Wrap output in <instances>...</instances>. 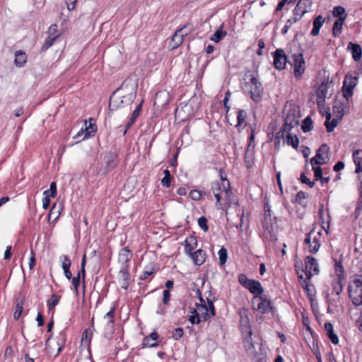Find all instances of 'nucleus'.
I'll return each mask as SVG.
<instances>
[{
    "instance_id": "nucleus-50",
    "label": "nucleus",
    "mask_w": 362,
    "mask_h": 362,
    "mask_svg": "<svg viewBox=\"0 0 362 362\" xmlns=\"http://www.w3.org/2000/svg\"><path fill=\"white\" fill-rule=\"evenodd\" d=\"M44 196L49 195L50 197H55L57 196V184L52 182L50 184L49 189L43 192Z\"/></svg>"
},
{
    "instance_id": "nucleus-51",
    "label": "nucleus",
    "mask_w": 362,
    "mask_h": 362,
    "mask_svg": "<svg viewBox=\"0 0 362 362\" xmlns=\"http://www.w3.org/2000/svg\"><path fill=\"white\" fill-rule=\"evenodd\" d=\"M47 34L57 37V39L60 37L61 33L58 30L57 24H52L47 30Z\"/></svg>"
},
{
    "instance_id": "nucleus-30",
    "label": "nucleus",
    "mask_w": 362,
    "mask_h": 362,
    "mask_svg": "<svg viewBox=\"0 0 362 362\" xmlns=\"http://www.w3.org/2000/svg\"><path fill=\"white\" fill-rule=\"evenodd\" d=\"M66 332L65 330H62L59 333V335L57 337V344L58 346V348L55 356H58L63 350L64 344L66 343Z\"/></svg>"
},
{
    "instance_id": "nucleus-9",
    "label": "nucleus",
    "mask_w": 362,
    "mask_h": 362,
    "mask_svg": "<svg viewBox=\"0 0 362 362\" xmlns=\"http://www.w3.org/2000/svg\"><path fill=\"white\" fill-rule=\"evenodd\" d=\"M257 302L256 308L255 309L262 314L269 313L272 311L273 307L272 305V301L266 298L261 296H254L252 298V303L255 305V303Z\"/></svg>"
},
{
    "instance_id": "nucleus-20",
    "label": "nucleus",
    "mask_w": 362,
    "mask_h": 362,
    "mask_svg": "<svg viewBox=\"0 0 362 362\" xmlns=\"http://www.w3.org/2000/svg\"><path fill=\"white\" fill-rule=\"evenodd\" d=\"M353 160L356 165L355 173L362 172V150L358 149L353 153Z\"/></svg>"
},
{
    "instance_id": "nucleus-5",
    "label": "nucleus",
    "mask_w": 362,
    "mask_h": 362,
    "mask_svg": "<svg viewBox=\"0 0 362 362\" xmlns=\"http://www.w3.org/2000/svg\"><path fill=\"white\" fill-rule=\"evenodd\" d=\"M362 279H355L349 286V296L356 306L362 305Z\"/></svg>"
},
{
    "instance_id": "nucleus-23",
    "label": "nucleus",
    "mask_w": 362,
    "mask_h": 362,
    "mask_svg": "<svg viewBox=\"0 0 362 362\" xmlns=\"http://www.w3.org/2000/svg\"><path fill=\"white\" fill-rule=\"evenodd\" d=\"M132 257V253L127 247H123L119 253V262L122 263V265L129 264V262Z\"/></svg>"
},
{
    "instance_id": "nucleus-8",
    "label": "nucleus",
    "mask_w": 362,
    "mask_h": 362,
    "mask_svg": "<svg viewBox=\"0 0 362 362\" xmlns=\"http://www.w3.org/2000/svg\"><path fill=\"white\" fill-rule=\"evenodd\" d=\"M293 59V74L296 78H301L305 69V62L302 53L293 54L291 56Z\"/></svg>"
},
{
    "instance_id": "nucleus-62",
    "label": "nucleus",
    "mask_w": 362,
    "mask_h": 362,
    "mask_svg": "<svg viewBox=\"0 0 362 362\" xmlns=\"http://www.w3.org/2000/svg\"><path fill=\"white\" fill-rule=\"evenodd\" d=\"M189 321L192 325H198L202 322L201 317L199 315H189Z\"/></svg>"
},
{
    "instance_id": "nucleus-41",
    "label": "nucleus",
    "mask_w": 362,
    "mask_h": 362,
    "mask_svg": "<svg viewBox=\"0 0 362 362\" xmlns=\"http://www.w3.org/2000/svg\"><path fill=\"white\" fill-rule=\"evenodd\" d=\"M129 264L122 265L119 272V280L130 279V275L129 272Z\"/></svg>"
},
{
    "instance_id": "nucleus-17",
    "label": "nucleus",
    "mask_w": 362,
    "mask_h": 362,
    "mask_svg": "<svg viewBox=\"0 0 362 362\" xmlns=\"http://www.w3.org/2000/svg\"><path fill=\"white\" fill-rule=\"evenodd\" d=\"M347 49L351 51L352 57L355 62L361 60L362 57V48L360 45L350 42Z\"/></svg>"
},
{
    "instance_id": "nucleus-32",
    "label": "nucleus",
    "mask_w": 362,
    "mask_h": 362,
    "mask_svg": "<svg viewBox=\"0 0 362 362\" xmlns=\"http://www.w3.org/2000/svg\"><path fill=\"white\" fill-rule=\"evenodd\" d=\"M246 117H247V113L245 110H238V115H237L238 122L236 124V127L238 128L239 132H240L242 129H243L245 128V127L246 126V124H245Z\"/></svg>"
},
{
    "instance_id": "nucleus-35",
    "label": "nucleus",
    "mask_w": 362,
    "mask_h": 362,
    "mask_svg": "<svg viewBox=\"0 0 362 362\" xmlns=\"http://www.w3.org/2000/svg\"><path fill=\"white\" fill-rule=\"evenodd\" d=\"M329 146L326 144H324L318 148L315 157H316L317 158V160H319L320 161H323V160L327 161V159H328V158L323 157L322 154H327L329 152Z\"/></svg>"
},
{
    "instance_id": "nucleus-45",
    "label": "nucleus",
    "mask_w": 362,
    "mask_h": 362,
    "mask_svg": "<svg viewBox=\"0 0 362 362\" xmlns=\"http://www.w3.org/2000/svg\"><path fill=\"white\" fill-rule=\"evenodd\" d=\"M333 16L335 17H337L338 18H346V15L345 14V9L344 7L341 6H337L334 7L333 11H332Z\"/></svg>"
},
{
    "instance_id": "nucleus-44",
    "label": "nucleus",
    "mask_w": 362,
    "mask_h": 362,
    "mask_svg": "<svg viewBox=\"0 0 362 362\" xmlns=\"http://www.w3.org/2000/svg\"><path fill=\"white\" fill-rule=\"evenodd\" d=\"M240 329H241L242 334L243 335H247V337L244 339L243 344H245V343L247 344V340H249L250 341H252V332L251 326L248 325V328H246L245 327H240Z\"/></svg>"
},
{
    "instance_id": "nucleus-64",
    "label": "nucleus",
    "mask_w": 362,
    "mask_h": 362,
    "mask_svg": "<svg viewBox=\"0 0 362 362\" xmlns=\"http://www.w3.org/2000/svg\"><path fill=\"white\" fill-rule=\"evenodd\" d=\"M63 259L62 262V267H71V261L69 256L67 255H62V257Z\"/></svg>"
},
{
    "instance_id": "nucleus-12",
    "label": "nucleus",
    "mask_w": 362,
    "mask_h": 362,
    "mask_svg": "<svg viewBox=\"0 0 362 362\" xmlns=\"http://www.w3.org/2000/svg\"><path fill=\"white\" fill-rule=\"evenodd\" d=\"M274 66L278 70H283L286 67L287 57L284 49H277L273 52Z\"/></svg>"
},
{
    "instance_id": "nucleus-36",
    "label": "nucleus",
    "mask_w": 362,
    "mask_h": 362,
    "mask_svg": "<svg viewBox=\"0 0 362 362\" xmlns=\"http://www.w3.org/2000/svg\"><path fill=\"white\" fill-rule=\"evenodd\" d=\"M320 247V239L317 235H314L311 243L309 245V252L310 253H316Z\"/></svg>"
},
{
    "instance_id": "nucleus-39",
    "label": "nucleus",
    "mask_w": 362,
    "mask_h": 362,
    "mask_svg": "<svg viewBox=\"0 0 362 362\" xmlns=\"http://www.w3.org/2000/svg\"><path fill=\"white\" fill-rule=\"evenodd\" d=\"M57 40V37L48 35V36L47 37V38L45 40V42L43 43L42 46V48H41L42 52H45L46 50H47L50 47H52L54 45V43L56 42Z\"/></svg>"
},
{
    "instance_id": "nucleus-11",
    "label": "nucleus",
    "mask_w": 362,
    "mask_h": 362,
    "mask_svg": "<svg viewBox=\"0 0 362 362\" xmlns=\"http://www.w3.org/2000/svg\"><path fill=\"white\" fill-rule=\"evenodd\" d=\"M313 272L317 274L319 273L318 264L317 259L312 257L308 256L305 259V274L307 279H311L313 276Z\"/></svg>"
},
{
    "instance_id": "nucleus-40",
    "label": "nucleus",
    "mask_w": 362,
    "mask_h": 362,
    "mask_svg": "<svg viewBox=\"0 0 362 362\" xmlns=\"http://www.w3.org/2000/svg\"><path fill=\"white\" fill-rule=\"evenodd\" d=\"M209 194H207L206 192H202L200 190L193 189L191 190L189 192V197L194 201H199L202 199L203 196H208Z\"/></svg>"
},
{
    "instance_id": "nucleus-13",
    "label": "nucleus",
    "mask_w": 362,
    "mask_h": 362,
    "mask_svg": "<svg viewBox=\"0 0 362 362\" xmlns=\"http://www.w3.org/2000/svg\"><path fill=\"white\" fill-rule=\"evenodd\" d=\"M328 94V83L327 82H322L318 87L316 95L317 97V104L319 108H322L325 103V98Z\"/></svg>"
},
{
    "instance_id": "nucleus-56",
    "label": "nucleus",
    "mask_w": 362,
    "mask_h": 362,
    "mask_svg": "<svg viewBox=\"0 0 362 362\" xmlns=\"http://www.w3.org/2000/svg\"><path fill=\"white\" fill-rule=\"evenodd\" d=\"M314 171L315 181L320 180L322 177V170L320 167H313Z\"/></svg>"
},
{
    "instance_id": "nucleus-27",
    "label": "nucleus",
    "mask_w": 362,
    "mask_h": 362,
    "mask_svg": "<svg viewBox=\"0 0 362 362\" xmlns=\"http://www.w3.org/2000/svg\"><path fill=\"white\" fill-rule=\"evenodd\" d=\"M27 62L25 52L18 50L15 52L14 64L18 67H23Z\"/></svg>"
},
{
    "instance_id": "nucleus-47",
    "label": "nucleus",
    "mask_w": 362,
    "mask_h": 362,
    "mask_svg": "<svg viewBox=\"0 0 362 362\" xmlns=\"http://www.w3.org/2000/svg\"><path fill=\"white\" fill-rule=\"evenodd\" d=\"M115 308L112 307L109 312L106 313L105 315V319H107L108 320L107 325L110 327H113L114 326V322H115Z\"/></svg>"
},
{
    "instance_id": "nucleus-10",
    "label": "nucleus",
    "mask_w": 362,
    "mask_h": 362,
    "mask_svg": "<svg viewBox=\"0 0 362 362\" xmlns=\"http://www.w3.org/2000/svg\"><path fill=\"white\" fill-rule=\"evenodd\" d=\"M188 25V24H186L183 27L177 29L171 38L173 42L171 48L173 49H176L181 45L183 42L184 37L188 35L191 33L192 28H190L189 29H187Z\"/></svg>"
},
{
    "instance_id": "nucleus-53",
    "label": "nucleus",
    "mask_w": 362,
    "mask_h": 362,
    "mask_svg": "<svg viewBox=\"0 0 362 362\" xmlns=\"http://www.w3.org/2000/svg\"><path fill=\"white\" fill-rule=\"evenodd\" d=\"M198 225L204 232L208 231L209 227L207 225V219L206 217H204V216L200 217L198 219Z\"/></svg>"
},
{
    "instance_id": "nucleus-46",
    "label": "nucleus",
    "mask_w": 362,
    "mask_h": 362,
    "mask_svg": "<svg viewBox=\"0 0 362 362\" xmlns=\"http://www.w3.org/2000/svg\"><path fill=\"white\" fill-rule=\"evenodd\" d=\"M301 128L303 132H310L313 129V121L310 117H307L303 119Z\"/></svg>"
},
{
    "instance_id": "nucleus-2",
    "label": "nucleus",
    "mask_w": 362,
    "mask_h": 362,
    "mask_svg": "<svg viewBox=\"0 0 362 362\" xmlns=\"http://www.w3.org/2000/svg\"><path fill=\"white\" fill-rule=\"evenodd\" d=\"M215 300V296L209 291V296H206L207 305L196 304L199 313V316L201 317V321H206L211 317L216 315V310L214 305Z\"/></svg>"
},
{
    "instance_id": "nucleus-48",
    "label": "nucleus",
    "mask_w": 362,
    "mask_h": 362,
    "mask_svg": "<svg viewBox=\"0 0 362 362\" xmlns=\"http://www.w3.org/2000/svg\"><path fill=\"white\" fill-rule=\"evenodd\" d=\"M333 112L335 115V117L339 119H341L344 116V109L341 104H334L333 105Z\"/></svg>"
},
{
    "instance_id": "nucleus-19",
    "label": "nucleus",
    "mask_w": 362,
    "mask_h": 362,
    "mask_svg": "<svg viewBox=\"0 0 362 362\" xmlns=\"http://www.w3.org/2000/svg\"><path fill=\"white\" fill-rule=\"evenodd\" d=\"M194 264L201 266L206 260V254L202 249H199L189 255Z\"/></svg>"
},
{
    "instance_id": "nucleus-34",
    "label": "nucleus",
    "mask_w": 362,
    "mask_h": 362,
    "mask_svg": "<svg viewBox=\"0 0 362 362\" xmlns=\"http://www.w3.org/2000/svg\"><path fill=\"white\" fill-rule=\"evenodd\" d=\"M223 23L220 26L219 29L217 30L214 34L211 37V40L215 42H220L228 34L227 31L223 30Z\"/></svg>"
},
{
    "instance_id": "nucleus-7",
    "label": "nucleus",
    "mask_w": 362,
    "mask_h": 362,
    "mask_svg": "<svg viewBox=\"0 0 362 362\" xmlns=\"http://www.w3.org/2000/svg\"><path fill=\"white\" fill-rule=\"evenodd\" d=\"M358 78L357 76H353L351 74H346L345 76L343 86L341 88L343 96L346 100H349L353 95L354 88L357 85Z\"/></svg>"
},
{
    "instance_id": "nucleus-26",
    "label": "nucleus",
    "mask_w": 362,
    "mask_h": 362,
    "mask_svg": "<svg viewBox=\"0 0 362 362\" xmlns=\"http://www.w3.org/2000/svg\"><path fill=\"white\" fill-rule=\"evenodd\" d=\"M332 117V115L328 110L326 112V121L325 122V125L327 129V132L328 133L332 132L334 129V128L337 125V117L333 118L331 122H329L330 119Z\"/></svg>"
},
{
    "instance_id": "nucleus-18",
    "label": "nucleus",
    "mask_w": 362,
    "mask_h": 362,
    "mask_svg": "<svg viewBox=\"0 0 362 362\" xmlns=\"http://www.w3.org/2000/svg\"><path fill=\"white\" fill-rule=\"evenodd\" d=\"M144 103V100H141L140 103L136 107L133 112L132 113V115L129 118V120L128 123L126 125V128L124 131L123 134L125 135L128 129L134 124L139 116L140 115L141 111V107L142 104Z\"/></svg>"
},
{
    "instance_id": "nucleus-63",
    "label": "nucleus",
    "mask_w": 362,
    "mask_h": 362,
    "mask_svg": "<svg viewBox=\"0 0 362 362\" xmlns=\"http://www.w3.org/2000/svg\"><path fill=\"white\" fill-rule=\"evenodd\" d=\"M30 253H31V256L30 257V261H29V269L30 270H32L34 268V267L35 266L36 259H35V255L33 250H31Z\"/></svg>"
},
{
    "instance_id": "nucleus-49",
    "label": "nucleus",
    "mask_w": 362,
    "mask_h": 362,
    "mask_svg": "<svg viewBox=\"0 0 362 362\" xmlns=\"http://www.w3.org/2000/svg\"><path fill=\"white\" fill-rule=\"evenodd\" d=\"M219 264L221 265L225 264L228 259V251L226 248L222 247L219 250L218 252Z\"/></svg>"
},
{
    "instance_id": "nucleus-38",
    "label": "nucleus",
    "mask_w": 362,
    "mask_h": 362,
    "mask_svg": "<svg viewBox=\"0 0 362 362\" xmlns=\"http://www.w3.org/2000/svg\"><path fill=\"white\" fill-rule=\"evenodd\" d=\"M343 281L337 279L336 280H333L332 283V291L336 295H339L343 291Z\"/></svg>"
},
{
    "instance_id": "nucleus-58",
    "label": "nucleus",
    "mask_w": 362,
    "mask_h": 362,
    "mask_svg": "<svg viewBox=\"0 0 362 362\" xmlns=\"http://www.w3.org/2000/svg\"><path fill=\"white\" fill-rule=\"evenodd\" d=\"M308 197V194L303 191H299L296 195V202L302 204L301 201L305 199Z\"/></svg>"
},
{
    "instance_id": "nucleus-24",
    "label": "nucleus",
    "mask_w": 362,
    "mask_h": 362,
    "mask_svg": "<svg viewBox=\"0 0 362 362\" xmlns=\"http://www.w3.org/2000/svg\"><path fill=\"white\" fill-rule=\"evenodd\" d=\"M325 23V18L322 16H317L313 21V28L311 30L310 35L317 36L319 35L320 28Z\"/></svg>"
},
{
    "instance_id": "nucleus-59",
    "label": "nucleus",
    "mask_w": 362,
    "mask_h": 362,
    "mask_svg": "<svg viewBox=\"0 0 362 362\" xmlns=\"http://www.w3.org/2000/svg\"><path fill=\"white\" fill-rule=\"evenodd\" d=\"M211 190L214 193V194H216V192L221 193V187L219 182H213L211 185Z\"/></svg>"
},
{
    "instance_id": "nucleus-61",
    "label": "nucleus",
    "mask_w": 362,
    "mask_h": 362,
    "mask_svg": "<svg viewBox=\"0 0 362 362\" xmlns=\"http://www.w3.org/2000/svg\"><path fill=\"white\" fill-rule=\"evenodd\" d=\"M72 284L74 288V291L76 294L78 293V286L80 285V277L79 276H75L72 279Z\"/></svg>"
},
{
    "instance_id": "nucleus-33",
    "label": "nucleus",
    "mask_w": 362,
    "mask_h": 362,
    "mask_svg": "<svg viewBox=\"0 0 362 362\" xmlns=\"http://www.w3.org/2000/svg\"><path fill=\"white\" fill-rule=\"evenodd\" d=\"M97 131V126L95 124V120L93 119H90L88 127H86L85 128V136L83 139L87 138L88 136H94L95 133Z\"/></svg>"
},
{
    "instance_id": "nucleus-60",
    "label": "nucleus",
    "mask_w": 362,
    "mask_h": 362,
    "mask_svg": "<svg viewBox=\"0 0 362 362\" xmlns=\"http://www.w3.org/2000/svg\"><path fill=\"white\" fill-rule=\"evenodd\" d=\"M163 303L165 305H168L170 299V291L168 290H164L163 292Z\"/></svg>"
},
{
    "instance_id": "nucleus-25",
    "label": "nucleus",
    "mask_w": 362,
    "mask_h": 362,
    "mask_svg": "<svg viewBox=\"0 0 362 362\" xmlns=\"http://www.w3.org/2000/svg\"><path fill=\"white\" fill-rule=\"evenodd\" d=\"M218 175H219L220 179L223 181L222 185H223V188H225V194H226V195L229 197L230 194H232V191L230 187V182L226 177V174L225 171L223 170V169H222V168L219 169Z\"/></svg>"
},
{
    "instance_id": "nucleus-54",
    "label": "nucleus",
    "mask_w": 362,
    "mask_h": 362,
    "mask_svg": "<svg viewBox=\"0 0 362 362\" xmlns=\"http://www.w3.org/2000/svg\"><path fill=\"white\" fill-rule=\"evenodd\" d=\"M310 279H307L306 277L305 279L303 280V282H301V285L303 289L307 292L308 295L312 296V288L311 285L310 284Z\"/></svg>"
},
{
    "instance_id": "nucleus-55",
    "label": "nucleus",
    "mask_w": 362,
    "mask_h": 362,
    "mask_svg": "<svg viewBox=\"0 0 362 362\" xmlns=\"http://www.w3.org/2000/svg\"><path fill=\"white\" fill-rule=\"evenodd\" d=\"M184 332L182 328L177 327L172 332V337L175 340H179L183 336Z\"/></svg>"
},
{
    "instance_id": "nucleus-37",
    "label": "nucleus",
    "mask_w": 362,
    "mask_h": 362,
    "mask_svg": "<svg viewBox=\"0 0 362 362\" xmlns=\"http://www.w3.org/2000/svg\"><path fill=\"white\" fill-rule=\"evenodd\" d=\"M335 273L337 279L344 280V270L341 261L335 262Z\"/></svg>"
},
{
    "instance_id": "nucleus-43",
    "label": "nucleus",
    "mask_w": 362,
    "mask_h": 362,
    "mask_svg": "<svg viewBox=\"0 0 362 362\" xmlns=\"http://www.w3.org/2000/svg\"><path fill=\"white\" fill-rule=\"evenodd\" d=\"M61 296L54 293L51 296V298L49 300H47V307L49 310H52L59 302Z\"/></svg>"
},
{
    "instance_id": "nucleus-52",
    "label": "nucleus",
    "mask_w": 362,
    "mask_h": 362,
    "mask_svg": "<svg viewBox=\"0 0 362 362\" xmlns=\"http://www.w3.org/2000/svg\"><path fill=\"white\" fill-rule=\"evenodd\" d=\"M23 303L17 302L16 305V310L13 314V317L15 320L19 319V317L21 316L23 313Z\"/></svg>"
},
{
    "instance_id": "nucleus-15",
    "label": "nucleus",
    "mask_w": 362,
    "mask_h": 362,
    "mask_svg": "<svg viewBox=\"0 0 362 362\" xmlns=\"http://www.w3.org/2000/svg\"><path fill=\"white\" fill-rule=\"evenodd\" d=\"M105 170L109 172L116 168L118 163L117 155L113 152H109L105 156Z\"/></svg>"
},
{
    "instance_id": "nucleus-42",
    "label": "nucleus",
    "mask_w": 362,
    "mask_h": 362,
    "mask_svg": "<svg viewBox=\"0 0 362 362\" xmlns=\"http://www.w3.org/2000/svg\"><path fill=\"white\" fill-rule=\"evenodd\" d=\"M286 143L288 145H291L293 148L296 149L299 145V139L297 136L288 134L286 136Z\"/></svg>"
},
{
    "instance_id": "nucleus-1",
    "label": "nucleus",
    "mask_w": 362,
    "mask_h": 362,
    "mask_svg": "<svg viewBox=\"0 0 362 362\" xmlns=\"http://www.w3.org/2000/svg\"><path fill=\"white\" fill-rule=\"evenodd\" d=\"M136 98V93H124L122 87L117 88L110 96L109 102V115L119 108L130 105Z\"/></svg>"
},
{
    "instance_id": "nucleus-21",
    "label": "nucleus",
    "mask_w": 362,
    "mask_h": 362,
    "mask_svg": "<svg viewBox=\"0 0 362 362\" xmlns=\"http://www.w3.org/2000/svg\"><path fill=\"white\" fill-rule=\"evenodd\" d=\"M299 124V122L297 119L295 118L291 117L290 116H288L285 119V124L284 125L283 129H282V135L281 136H284V134L285 132L290 134L289 132L291 131V129Z\"/></svg>"
},
{
    "instance_id": "nucleus-29",
    "label": "nucleus",
    "mask_w": 362,
    "mask_h": 362,
    "mask_svg": "<svg viewBox=\"0 0 362 362\" xmlns=\"http://www.w3.org/2000/svg\"><path fill=\"white\" fill-rule=\"evenodd\" d=\"M345 21V18H337L333 25L332 28V35L334 37H339L342 31V26Z\"/></svg>"
},
{
    "instance_id": "nucleus-3",
    "label": "nucleus",
    "mask_w": 362,
    "mask_h": 362,
    "mask_svg": "<svg viewBox=\"0 0 362 362\" xmlns=\"http://www.w3.org/2000/svg\"><path fill=\"white\" fill-rule=\"evenodd\" d=\"M245 87L254 102L258 103L262 100L264 89L262 83L256 76H252L249 81L245 82Z\"/></svg>"
},
{
    "instance_id": "nucleus-31",
    "label": "nucleus",
    "mask_w": 362,
    "mask_h": 362,
    "mask_svg": "<svg viewBox=\"0 0 362 362\" xmlns=\"http://www.w3.org/2000/svg\"><path fill=\"white\" fill-rule=\"evenodd\" d=\"M240 315V326L245 327L248 328V325H250V321L248 317V310L243 308L239 311Z\"/></svg>"
},
{
    "instance_id": "nucleus-28",
    "label": "nucleus",
    "mask_w": 362,
    "mask_h": 362,
    "mask_svg": "<svg viewBox=\"0 0 362 362\" xmlns=\"http://www.w3.org/2000/svg\"><path fill=\"white\" fill-rule=\"evenodd\" d=\"M325 329L327 332V334L334 344H337L339 343V339L336 334L334 332L333 326L330 322H326L325 324Z\"/></svg>"
},
{
    "instance_id": "nucleus-4",
    "label": "nucleus",
    "mask_w": 362,
    "mask_h": 362,
    "mask_svg": "<svg viewBox=\"0 0 362 362\" xmlns=\"http://www.w3.org/2000/svg\"><path fill=\"white\" fill-rule=\"evenodd\" d=\"M238 281L242 286L247 289L255 296H261L264 293V288L260 282L248 279L245 274H240L238 276Z\"/></svg>"
},
{
    "instance_id": "nucleus-16",
    "label": "nucleus",
    "mask_w": 362,
    "mask_h": 362,
    "mask_svg": "<svg viewBox=\"0 0 362 362\" xmlns=\"http://www.w3.org/2000/svg\"><path fill=\"white\" fill-rule=\"evenodd\" d=\"M159 334L156 332H151L143 339V345L146 347H156L158 346Z\"/></svg>"
},
{
    "instance_id": "nucleus-22",
    "label": "nucleus",
    "mask_w": 362,
    "mask_h": 362,
    "mask_svg": "<svg viewBox=\"0 0 362 362\" xmlns=\"http://www.w3.org/2000/svg\"><path fill=\"white\" fill-rule=\"evenodd\" d=\"M197 240L194 236H189L185 240V252L187 255L193 253L192 250L197 247Z\"/></svg>"
},
{
    "instance_id": "nucleus-6",
    "label": "nucleus",
    "mask_w": 362,
    "mask_h": 362,
    "mask_svg": "<svg viewBox=\"0 0 362 362\" xmlns=\"http://www.w3.org/2000/svg\"><path fill=\"white\" fill-rule=\"evenodd\" d=\"M245 349L248 356L255 362H267V356L263 352V349L259 346L258 351L255 348L252 341L247 340L244 344Z\"/></svg>"
},
{
    "instance_id": "nucleus-57",
    "label": "nucleus",
    "mask_w": 362,
    "mask_h": 362,
    "mask_svg": "<svg viewBox=\"0 0 362 362\" xmlns=\"http://www.w3.org/2000/svg\"><path fill=\"white\" fill-rule=\"evenodd\" d=\"M327 303L328 304V313H331L332 307H334V308H337V300L335 299H329L328 295L327 296Z\"/></svg>"
},
{
    "instance_id": "nucleus-14",
    "label": "nucleus",
    "mask_w": 362,
    "mask_h": 362,
    "mask_svg": "<svg viewBox=\"0 0 362 362\" xmlns=\"http://www.w3.org/2000/svg\"><path fill=\"white\" fill-rule=\"evenodd\" d=\"M311 2L309 0H299L293 9V16L300 19L307 12V8L310 6Z\"/></svg>"
}]
</instances>
